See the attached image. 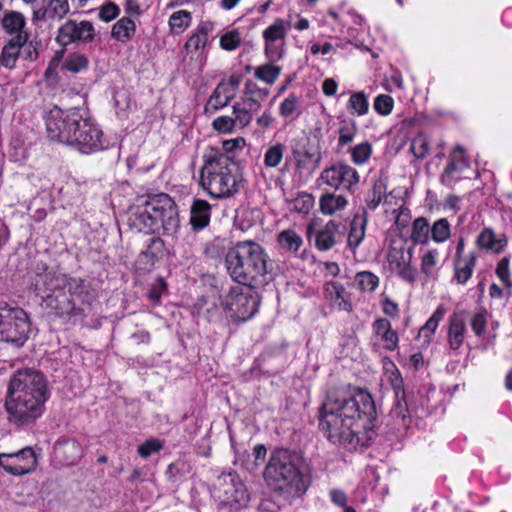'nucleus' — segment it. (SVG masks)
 I'll return each mask as SVG.
<instances>
[{
    "label": "nucleus",
    "instance_id": "nucleus-1",
    "mask_svg": "<svg viewBox=\"0 0 512 512\" xmlns=\"http://www.w3.org/2000/svg\"><path fill=\"white\" fill-rule=\"evenodd\" d=\"M377 411L372 395L358 388L349 397L327 396L319 409V428L330 442L349 450L368 447L375 437Z\"/></svg>",
    "mask_w": 512,
    "mask_h": 512
},
{
    "label": "nucleus",
    "instance_id": "nucleus-2",
    "mask_svg": "<svg viewBox=\"0 0 512 512\" xmlns=\"http://www.w3.org/2000/svg\"><path fill=\"white\" fill-rule=\"evenodd\" d=\"M94 290H51L43 297L46 309L64 323L97 327L100 324L101 304Z\"/></svg>",
    "mask_w": 512,
    "mask_h": 512
},
{
    "label": "nucleus",
    "instance_id": "nucleus-3",
    "mask_svg": "<svg viewBox=\"0 0 512 512\" xmlns=\"http://www.w3.org/2000/svg\"><path fill=\"white\" fill-rule=\"evenodd\" d=\"M129 223L146 234L162 229L165 235H173L180 226L176 203L164 193L149 197L143 206L136 207L131 212Z\"/></svg>",
    "mask_w": 512,
    "mask_h": 512
},
{
    "label": "nucleus",
    "instance_id": "nucleus-4",
    "mask_svg": "<svg viewBox=\"0 0 512 512\" xmlns=\"http://www.w3.org/2000/svg\"><path fill=\"white\" fill-rule=\"evenodd\" d=\"M264 479L274 492L292 497L302 496L311 485V477L300 470L286 450L272 453L264 470Z\"/></svg>",
    "mask_w": 512,
    "mask_h": 512
},
{
    "label": "nucleus",
    "instance_id": "nucleus-5",
    "mask_svg": "<svg viewBox=\"0 0 512 512\" xmlns=\"http://www.w3.org/2000/svg\"><path fill=\"white\" fill-rule=\"evenodd\" d=\"M267 256L256 242H238L225 258L227 270L235 282L255 288L254 282L267 272Z\"/></svg>",
    "mask_w": 512,
    "mask_h": 512
},
{
    "label": "nucleus",
    "instance_id": "nucleus-6",
    "mask_svg": "<svg viewBox=\"0 0 512 512\" xmlns=\"http://www.w3.org/2000/svg\"><path fill=\"white\" fill-rule=\"evenodd\" d=\"M235 164L224 153L206 158L200 172V184L214 198L230 197L239 190Z\"/></svg>",
    "mask_w": 512,
    "mask_h": 512
},
{
    "label": "nucleus",
    "instance_id": "nucleus-7",
    "mask_svg": "<svg viewBox=\"0 0 512 512\" xmlns=\"http://www.w3.org/2000/svg\"><path fill=\"white\" fill-rule=\"evenodd\" d=\"M388 381L395 395L391 415L400 421L401 426L408 427L412 417L423 418L429 414L428 408L424 406L426 399L419 393L406 391L403 377L395 366Z\"/></svg>",
    "mask_w": 512,
    "mask_h": 512
},
{
    "label": "nucleus",
    "instance_id": "nucleus-8",
    "mask_svg": "<svg viewBox=\"0 0 512 512\" xmlns=\"http://www.w3.org/2000/svg\"><path fill=\"white\" fill-rule=\"evenodd\" d=\"M31 323L26 311L0 302V342L22 347L29 338Z\"/></svg>",
    "mask_w": 512,
    "mask_h": 512
},
{
    "label": "nucleus",
    "instance_id": "nucleus-9",
    "mask_svg": "<svg viewBox=\"0 0 512 512\" xmlns=\"http://www.w3.org/2000/svg\"><path fill=\"white\" fill-rule=\"evenodd\" d=\"M211 494L219 507H229L235 511L247 507L250 501V493L246 485L234 471L220 474Z\"/></svg>",
    "mask_w": 512,
    "mask_h": 512
},
{
    "label": "nucleus",
    "instance_id": "nucleus-10",
    "mask_svg": "<svg viewBox=\"0 0 512 512\" xmlns=\"http://www.w3.org/2000/svg\"><path fill=\"white\" fill-rule=\"evenodd\" d=\"M7 394L41 402H47L51 396L46 376L30 368L19 370L13 375Z\"/></svg>",
    "mask_w": 512,
    "mask_h": 512
},
{
    "label": "nucleus",
    "instance_id": "nucleus-11",
    "mask_svg": "<svg viewBox=\"0 0 512 512\" xmlns=\"http://www.w3.org/2000/svg\"><path fill=\"white\" fill-rule=\"evenodd\" d=\"M221 305L233 322H245L258 312L260 296L253 290H229Z\"/></svg>",
    "mask_w": 512,
    "mask_h": 512
},
{
    "label": "nucleus",
    "instance_id": "nucleus-12",
    "mask_svg": "<svg viewBox=\"0 0 512 512\" xmlns=\"http://www.w3.org/2000/svg\"><path fill=\"white\" fill-rule=\"evenodd\" d=\"M46 402L29 400L24 397L7 394L5 409L10 423L16 426H30L45 413Z\"/></svg>",
    "mask_w": 512,
    "mask_h": 512
},
{
    "label": "nucleus",
    "instance_id": "nucleus-13",
    "mask_svg": "<svg viewBox=\"0 0 512 512\" xmlns=\"http://www.w3.org/2000/svg\"><path fill=\"white\" fill-rule=\"evenodd\" d=\"M78 121H81L78 110H73L68 114H64L61 110L51 111L46 119L48 137L69 145L72 132L77 130Z\"/></svg>",
    "mask_w": 512,
    "mask_h": 512
},
{
    "label": "nucleus",
    "instance_id": "nucleus-14",
    "mask_svg": "<svg viewBox=\"0 0 512 512\" xmlns=\"http://www.w3.org/2000/svg\"><path fill=\"white\" fill-rule=\"evenodd\" d=\"M319 180L333 189L350 191L359 182V175L351 166L338 164L323 170Z\"/></svg>",
    "mask_w": 512,
    "mask_h": 512
},
{
    "label": "nucleus",
    "instance_id": "nucleus-15",
    "mask_svg": "<svg viewBox=\"0 0 512 512\" xmlns=\"http://www.w3.org/2000/svg\"><path fill=\"white\" fill-rule=\"evenodd\" d=\"M102 132L88 120L78 121L77 130L72 132L69 145L77 146L82 153H91L102 148Z\"/></svg>",
    "mask_w": 512,
    "mask_h": 512
},
{
    "label": "nucleus",
    "instance_id": "nucleus-16",
    "mask_svg": "<svg viewBox=\"0 0 512 512\" xmlns=\"http://www.w3.org/2000/svg\"><path fill=\"white\" fill-rule=\"evenodd\" d=\"M36 466V457L30 447H26L17 453L0 454V467L14 476L25 475Z\"/></svg>",
    "mask_w": 512,
    "mask_h": 512
},
{
    "label": "nucleus",
    "instance_id": "nucleus-17",
    "mask_svg": "<svg viewBox=\"0 0 512 512\" xmlns=\"http://www.w3.org/2000/svg\"><path fill=\"white\" fill-rule=\"evenodd\" d=\"M94 36L95 30L91 22L78 23L76 20H68L59 28L56 41L62 46H67L74 42H91Z\"/></svg>",
    "mask_w": 512,
    "mask_h": 512
},
{
    "label": "nucleus",
    "instance_id": "nucleus-18",
    "mask_svg": "<svg viewBox=\"0 0 512 512\" xmlns=\"http://www.w3.org/2000/svg\"><path fill=\"white\" fill-rule=\"evenodd\" d=\"M53 453L59 464L73 466L82 458L83 448L76 439L62 437L55 443Z\"/></svg>",
    "mask_w": 512,
    "mask_h": 512
},
{
    "label": "nucleus",
    "instance_id": "nucleus-19",
    "mask_svg": "<svg viewBox=\"0 0 512 512\" xmlns=\"http://www.w3.org/2000/svg\"><path fill=\"white\" fill-rule=\"evenodd\" d=\"M68 0H49L46 5L34 10L32 20L59 22L69 13Z\"/></svg>",
    "mask_w": 512,
    "mask_h": 512
},
{
    "label": "nucleus",
    "instance_id": "nucleus-20",
    "mask_svg": "<svg viewBox=\"0 0 512 512\" xmlns=\"http://www.w3.org/2000/svg\"><path fill=\"white\" fill-rule=\"evenodd\" d=\"M466 332V321L461 314L454 313L449 317L447 343L449 350L456 355L459 354V350L464 344Z\"/></svg>",
    "mask_w": 512,
    "mask_h": 512
},
{
    "label": "nucleus",
    "instance_id": "nucleus-21",
    "mask_svg": "<svg viewBox=\"0 0 512 512\" xmlns=\"http://www.w3.org/2000/svg\"><path fill=\"white\" fill-rule=\"evenodd\" d=\"M373 334L383 342V347L387 351H395L399 347V336L396 330L392 328L391 322L379 317L372 323Z\"/></svg>",
    "mask_w": 512,
    "mask_h": 512
},
{
    "label": "nucleus",
    "instance_id": "nucleus-22",
    "mask_svg": "<svg viewBox=\"0 0 512 512\" xmlns=\"http://www.w3.org/2000/svg\"><path fill=\"white\" fill-rule=\"evenodd\" d=\"M27 40V33H18V35L13 36L2 48L0 64L7 69H13Z\"/></svg>",
    "mask_w": 512,
    "mask_h": 512
},
{
    "label": "nucleus",
    "instance_id": "nucleus-23",
    "mask_svg": "<svg viewBox=\"0 0 512 512\" xmlns=\"http://www.w3.org/2000/svg\"><path fill=\"white\" fill-rule=\"evenodd\" d=\"M344 226L335 220H329L324 226L315 232V246L320 251L331 249L337 242V237L343 234L339 229Z\"/></svg>",
    "mask_w": 512,
    "mask_h": 512
},
{
    "label": "nucleus",
    "instance_id": "nucleus-24",
    "mask_svg": "<svg viewBox=\"0 0 512 512\" xmlns=\"http://www.w3.org/2000/svg\"><path fill=\"white\" fill-rule=\"evenodd\" d=\"M293 156L298 169H307L309 166L316 170L321 162L322 156L318 148L303 145L293 150Z\"/></svg>",
    "mask_w": 512,
    "mask_h": 512
},
{
    "label": "nucleus",
    "instance_id": "nucleus-25",
    "mask_svg": "<svg viewBox=\"0 0 512 512\" xmlns=\"http://www.w3.org/2000/svg\"><path fill=\"white\" fill-rule=\"evenodd\" d=\"M210 204L201 199L193 202L191 207L190 223L195 230L203 229L210 221Z\"/></svg>",
    "mask_w": 512,
    "mask_h": 512
},
{
    "label": "nucleus",
    "instance_id": "nucleus-26",
    "mask_svg": "<svg viewBox=\"0 0 512 512\" xmlns=\"http://www.w3.org/2000/svg\"><path fill=\"white\" fill-rule=\"evenodd\" d=\"M476 243L479 248L492 250L495 253H500L507 245L505 235L496 238L494 231L491 228H485L477 237Z\"/></svg>",
    "mask_w": 512,
    "mask_h": 512
},
{
    "label": "nucleus",
    "instance_id": "nucleus-27",
    "mask_svg": "<svg viewBox=\"0 0 512 512\" xmlns=\"http://www.w3.org/2000/svg\"><path fill=\"white\" fill-rule=\"evenodd\" d=\"M222 297V295L215 293V290H210V293L198 298L196 303L198 312L211 321L212 317L218 313V302L222 301Z\"/></svg>",
    "mask_w": 512,
    "mask_h": 512
},
{
    "label": "nucleus",
    "instance_id": "nucleus-28",
    "mask_svg": "<svg viewBox=\"0 0 512 512\" xmlns=\"http://www.w3.org/2000/svg\"><path fill=\"white\" fill-rule=\"evenodd\" d=\"M367 219L365 215H355L350 224L348 246L355 249L365 237Z\"/></svg>",
    "mask_w": 512,
    "mask_h": 512
},
{
    "label": "nucleus",
    "instance_id": "nucleus-29",
    "mask_svg": "<svg viewBox=\"0 0 512 512\" xmlns=\"http://www.w3.org/2000/svg\"><path fill=\"white\" fill-rule=\"evenodd\" d=\"M136 31V25L129 17L119 19L112 27L111 36L122 42L126 43L132 39Z\"/></svg>",
    "mask_w": 512,
    "mask_h": 512
},
{
    "label": "nucleus",
    "instance_id": "nucleus-30",
    "mask_svg": "<svg viewBox=\"0 0 512 512\" xmlns=\"http://www.w3.org/2000/svg\"><path fill=\"white\" fill-rule=\"evenodd\" d=\"M232 98L233 94H227V89L222 83H220L210 96L205 106V112L213 113L218 109L227 106Z\"/></svg>",
    "mask_w": 512,
    "mask_h": 512
},
{
    "label": "nucleus",
    "instance_id": "nucleus-31",
    "mask_svg": "<svg viewBox=\"0 0 512 512\" xmlns=\"http://www.w3.org/2000/svg\"><path fill=\"white\" fill-rule=\"evenodd\" d=\"M213 30V23L206 21L201 22L197 27L196 32L187 40L185 44L186 49L194 51L204 48L208 41V34Z\"/></svg>",
    "mask_w": 512,
    "mask_h": 512
},
{
    "label": "nucleus",
    "instance_id": "nucleus-32",
    "mask_svg": "<svg viewBox=\"0 0 512 512\" xmlns=\"http://www.w3.org/2000/svg\"><path fill=\"white\" fill-rule=\"evenodd\" d=\"M25 24L26 22L24 16L17 11H11L9 13H6L2 18V26L4 30L11 35L25 33L23 31Z\"/></svg>",
    "mask_w": 512,
    "mask_h": 512
},
{
    "label": "nucleus",
    "instance_id": "nucleus-33",
    "mask_svg": "<svg viewBox=\"0 0 512 512\" xmlns=\"http://www.w3.org/2000/svg\"><path fill=\"white\" fill-rule=\"evenodd\" d=\"M347 200L342 195L325 194L320 198V208L324 214H333L336 211L344 208Z\"/></svg>",
    "mask_w": 512,
    "mask_h": 512
},
{
    "label": "nucleus",
    "instance_id": "nucleus-34",
    "mask_svg": "<svg viewBox=\"0 0 512 512\" xmlns=\"http://www.w3.org/2000/svg\"><path fill=\"white\" fill-rule=\"evenodd\" d=\"M326 298L331 302V305L339 310L350 312L352 311V303L350 295L347 290H326Z\"/></svg>",
    "mask_w": 512,
    "mask_h": 512
},
{
    "label": "nucleus",
    "instance_id": "nucleus-35",
    "mask_svg": "<svg viewBox=\"0 0 512 512\" xmlns=\"http://www.w3.org/2000/svg\"><path fill=\"white\" fill-rule=\"evenodd\" d=\"M279 245L289 252H297L302 245V238L291 229L283 230L277 237Z\"/></svg>",
    "mask_w": 512,
    "mask_h": 512
},
{
    "label": "nucleus",
    "instance_id": "nucleus-36",
    "mask_svg": "<svg viewBox=\"0 0 512 512\" xmlns=\"http://www.w3.org/2000/svg\"><path fill=\"white\" fill-rule=\"evenodd\" d=\"M444 310L442 307H438L426 323L420 328L419 336L425 338L427 342H430L432 335L435 333L439 322L443 319Z\"/></svg>",
    "mask_w": 512,
    "mask_h": 512
},
{
    "label": "nucleus",
    "instance_id": "nucleus-37",
    "mask_svg": "<svg viewBox=\"0 0 512 512\" xmlns=\"http://www.w3.org/2000/svg\"><path fill=\"white\" fill-rule=\"evenodd\" d=\"M163 249V241L160 238H151L150 244L145 251H142L139 255L138 262L152 266L155 258Z\"/></svg>",
    "mask_w": 512,
    "mask_h": 512
},
{
    "label": "nucleus",
    "instance_id": "nucleus-38",
    "mask_svg": "<svg viewBox=\"0 0 512 512\" xmlns=\"http://www.w3.org/2000/svg\"><path fill=\"white\" fill-rule=\"evenodd\" d=\"M285 152V145L275 143L268 147L264 154V165L267 168H276L282 161Z\"/></svg>",
    "mask_w": 512,
    "mask_h": 512
},
{
    "label": "nucleus",
    "instance_id": "nucleus-39",
    "mask_svg": "<svg viewBox=\"0 0 512 512\" xmlns=\"http://www.w3.org/2000/svg\"><path fill=\"white\" fill-rule=\"evenodd\" d=\"M191 13L186 10H179L174 12L169 18V26L172 32L181 33L191 23Z\"/></svg>",
    "mask_w": 512,
    "mask_h": 512
},
{
    "label": "nucleus",
    "instance_id": "nucleus-40",
    "mask_svg": "<svg viewBox=\"0 0 512 512\" xmlns=\"http://www.w3.org/2000/svg\"><path fill=\"white\" fill-rule=\"evenodd\" d=\"M429 223L426 218L419 217L414 220L411 239L415 243L424 244L428 241L429 238Z\"/></svg>",
    "mask_w": 512,
    "mask_h": 512
},
{
    "label": "nucleus",
    "instance_id": "nucleus-41",
    "mask_svg": "<svg viewBox=\"0 0 512 512\" xmlns=\"http://www.w3.org/2000/svg\"><path fill=\"white\" fill-rule=\"evenodd\" d=\"M287 34V28L283 19H276L264 32L263 37L266 42H275L284 39Z\"/></svg>",
    "mask_w": 512,
    "mask_h": 512
},
{
    "label": "nucleus",
    "instance_id": "nucleus-42",
    "mask_svg": "<svg viewBox=\"0 0 512 512\" xmlns=\"http://www.w3.org/2000/svg\"><path fill=\"white\" fill-rule=\"evenodd\" d=\"M476 257L471 254L468 260H458L456 264V278L459 284H464L472 274V268L475 265Z\"/></svg>",
    "mask_w": 512,
    "mask_h": 512
},
{
    "label": "nucleus",
    "instance_id": "nucleus-43",
    "mask_svg": "<svg viewBox=\"0 0 512 512\" xmlns=\"http://www.w3.org/2000/svg\"><path fill=\"white\" fill-rule=\"evenodd\" d=\"M357 133V126L354 121L343 120L340 123L338 144L345 146L351 143Z\"/></svg>",
    "mask_w": 512,
    "mask_h": 512
},
{
    "label": "nucleus",
    "instance_id": "nucleus-44",
    "mask_svg": "<svg viewBox=\"0 0 512 512\" xmlns=\"http://www.w3.org/2000/svg\"><path fill=\"white\" fill-rule=\"evenodd\" d=\"M64 68L70 72L77 73L88 66V59L80 53H72L67 56L63 64Z\"/></svg>",
    "mask_w": 512,
    "mask_h": 512
},
{
    "label": "nucleus",
    "instance_id": "nucleus-45",
    "mask_svg": "<svg viewBox=\"0 0 512 512\" xmlns=\"http://www.w3.org/2000/svg\"><path fill=\"white\" fill-rule=\"evenodd\" d=\"M464 169V167H460L458 164L449 161L441 175V183L447 187H453L456 181L460 179V176L457 174Z\"/></svg>",
    "mask_w": 512,
    "mask_h": 512
},
{
    "label": "nucleus",
    "instance_id": "nucleus-46",
    "mask_svg": "<svg viewBox=\"0 0 512 512\" xmlns=\"http://www.w3.org/2000/svg\"><path fill=\"white\" fill-rule=\"evenodd\" d=\"M372 154V146L369 142H363L351 149L352 161L357 165L367 162Z\"/></svg>",
    "mask_w": 512,
    "mask_h": 512
},
{
    "label": "nucleus",
    "instance_id": "nucleus-47",
    "mask_svg": "<svg viewBox=\"0 0 512 512\" xmlns=\"http://www.w3.org/2000/svg\"><path fill=\"white\" fill-rule=\"evenodd\" d=\"M281 68L271 64L259 66L255 71V76L267 84H273L280 74Z\"/></svg>",
    "mask_w": 512,
    "mask_h": 512
},
{
    "label": "nucleus",
    "instance_id": "nucleus-48",
    "mask_svg": "<svg viewBox=\"0 0 512 512\" xmlns=\"http://www.w3.org/2000/svg\"><path fill=\"white\" fill-rule=\"evenodd\" d=\"M164 447V442L157 438H149L138 446L137 452L142 458H148L152 454L161 451Z\"/></svg>",
    "mask_w": 512,
    "mask_h": 512
},
{
    "label": "nucleus",
    "instance_id": "nucleus-49",
    "mask_svg": "<svg viewBox=\"0 0 512 512\" xmlns=\"http://www.w3.org/2000/svg\"><path fill=\"white\" fill-rule=\"evenodd\" d=\"M430 231L434 241L443 242L450 235V224L445 218L439 219L433 224Z\"/></svg>",
    "mask_w": 512,
    "mask_h": 512
},
{
    "label": "nucleus",
    "instance_id": "nucleus-50",
    "mask_svg": "<svg viewBox=\"0 0 512 512\" xmlns=\"http://www.w3.org/2000/svg\"><path fill=\"white\" fill-rule=\"evenodd\" d=\"M331 502L343 509V512H356V510L348 505V496L345 491L341 489H332L329 492Z\"/></svg>",
    "mask_w": 512,
    "mask_h": 512
},
{
    "label": "nucleus",
    "instance_id": "nucleus-51",
    "mask_svg": "<svg viewBox=\"0 0 512 512\" xmlns=\"http://www.w3.org/2000/svg\"><path fill=\"white\" fill-rule=\"evenodd\" d=\"M379 278L370 271H361L355 275V284L359 288H376Z\"/></svg>",
    "mask_w": 512,
    "mask_h": 512
},
{
    "label": "nucleus",
    "instance_id": "nucleus-52",
    "mask_svg": "<svg viewBox=\"0 0 512 512\" xmlns=\"http://www.w3.org/2000/svg\"><path fill=\"white\" fill-rule=\"evenodd\" d=\"M349 107L354 109L358 115H364L368 111V101L363 92H357L351 95Z\"/></svg>",
    "mask_w": 512,
    "mask_h": 512
},
{
    "label": "nucleus",
    "instance_id": "nucleus-53",
    "mask_svg": "<svg viewBox=\"0 0 512 512\" xmlns=\"http://www.w3.org/2000/svg\"><path fill=\"white\" fill-rule=\"evenodd\" d=\"M241 43L240 33L236 30L229 31L221 36L220 46L227 51L236 49Z\"/></svg>",
    "mask_w": 512,
    "mask_h": 512
},
{
    "label": "nucleus",
    "instance_id": "nucleus-54",
    "mask_svg": "<svg viewBox=\"0 0 512 512\" xmlns=\"http://www.w3.org/2000/svg\"><path fill=\"white\" fill-rule=\"evenodd\" d=\"M300 99L295 94H290L284 101L281 103L279 108V113L283 117L291 116L299 107Z\"/></svg>",
    "mask_w": 512,
    "mask_h": 512
},
{
    "label": "nucleus",
    "instance_id": "nucleus-55",
    "mask_svg": "<svg viewBox=\"0 0 512 512\" xmlns=\"http://www.w3.org/2000/svg\"><path fill=\"white\" fill-rule=\"evenodd\" d=\"M410 150L416 158H424L429 151V142L424 136H417L413 139Z\"/></svg>",
    "mask_w": 512,
    "mask_h": 512
},
{
    "label": "nucleus",
    "instance_id": "nucleus-56",
    "mask_svg": "<svg viewBox=\"0 0 512 512\" xmlns=\"http://www.w3.org/2000/svg\"><path fill=\"white\" fill-rule=\"evenodd\" d=\"M233 112L235 114V118H233L235 126L238 125L239 127L244 128L252 120V113L245 108L240 107V104L238 103L233 106Z\"/></svg>",
    "mask_w": 512,
    "mask_h": 512
},
{
    "label": "nucleus",
    "instance_id": "nucleus-57",
    "mask_svg": "<svg viewBox=\"0 0 512 512\" xmlns=\"http://www.w3.org/2000/svg\"><path fill=\"white\" fill-rule=\"evenodd\" d=\"M393 108V99L389 95H379L374 101V109L381 115H388Z\"/></svg>",
    "mask_w": 512,
    "mask_h": 512
},
{
    "label": "nucleus",
    "instance_id": "nucleus-58",
    "mask_svg": "<svg viewBox=\"0 0 512 512\" xmlns=\"http://www.w3.org/2000/svg\"><path fill=\"white\" fill-rule=\"evenodd\" d=\"M212 126L220 133H229L233 130L235 122L232 117L220 116L213 121Z\"/></svg>",
    "mask_w": 512,
    "mask_h": 512
},
{
    "label": "nucleus",
    "instance_id": "nucleus-59",
    "mask_svg": "<svg viewBox=\"0 0 512 512\" xmlns=\"http://www.w3.org/2000/svg\"><path fill=\"white\" fill-rule=\"evenodd\" d=\"M486 312L476 313L471 320V328L476 336H482L486 330Z\"/></svg>",
    "mask_w": 512,
    "mask_h": 512
},
{
    "label": "nucleus",
    "instance_id": "nucleus-60",
    "mask_svg": "<svg viewBox=\"0 0 512 512\" xmlns=\"http://www.w3.org/2000/svg\"><path fill=\"white\" fill-rule=\"evenodd\" d=\"M119 13V7L115 3L109 2L100 8L99 17L101 20L109 22L115 19L119 15Z\"/></svg>",
    "mask_w": 512,
    "mask_h": 512
},
{
    "label": "nucleus",
    "instance_id": "nucleus-61",
    "mask_svg": "<svg viewBox=\"0 0 512 512\" xmlns=\"http://www.w3.org/2000/svg\"><path fill=\"white\" fill-rule=\"evenodd\" d=\"M496 273L506 287H511L512 283L509 280V259L502 258L496 268Z\"/></svg>",
    "mask_w": 512,
    "mask_h": 512
},
{
    "label": "nucleus",
    "instance_id": "nucleus-62",
    "mask_svg": "<svg viewBox=\"0 0 512 512\" xmlns=\"http://www.w3.org/2000/svg\"><path fill=\"white\" fill-rule=\"evenodd\" d=\"M41 46V43L38 41H28L26 44L22 47L23 48V57L25 60L28 61H35L39 56V47Z\"/></svg>",
    "mask_w": 512,
    "mask_h": 512
},
{
    "label": "nucleus",
    "instance_id": "nucleus-63",
    "mask_svg": "<svg viewBox=\"0 0 512 512\" xmlns=\"http://www.w3.org/2000/svg\"><path fill=\"white\" fill-rule=\"evenodd\" d=\"M436 252L428 251L422 258V271L427 276H432L436 265Z\"/></svg>",
    "mask_w": 512,
    "mask_h": 512
},
{
    "label": "nucleus",
    "instance_id": "nucleus-64",
    "mask_svg": "<svg viewBox=\"0 0 512 512\" xmlns=\"http://www.w3.org/2000/svg\"><path fill=\"white\" fill-rule=\"evenodd\" d=\"M382 310L383 313L392 318H398L399 317V307L398 304L392 301L389 297L385 296L382 300Z\"/></svg>",
    "mask_w": 512,
    "mask_h": 512
}]
</instances>
